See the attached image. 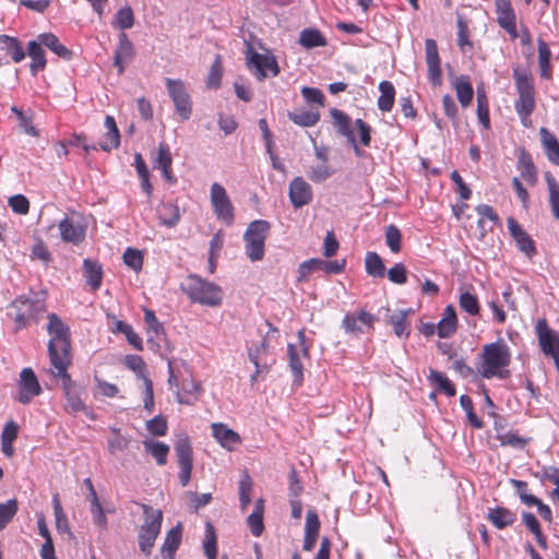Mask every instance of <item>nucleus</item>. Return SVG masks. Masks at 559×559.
I'll return each instance as SVG.
<instances>
[{
	"label": "nucleus",
	"instance_id": "f257e3e1",
	"mask_svg": "<svg viewBox=\"0 0 559 559\" xmlns=\"http://www.w3.org/2000/svg\"><path fill=\"white\" fill-rule=\"evenodd\" d=\"M182 290L193 301L209 307H217L223 300L222 288L204 281L198 275H189L186 283L181 285Z\"/></svg>",
	"mask_w": 559,
	"mask_h": 559
},
{
	"label": "nucleus",
	"instance_id": "f03ea898",
	"mask_svg": "<svg viewBox=\"0 0 559 559\" xmlns=\"http://www.w3.org/2000/svg\"><path fill=\"white\" fill-rule=\"evenodd\" d=\"M513 79L519 94L514 108L521 122L527 127V120L536 107L533 79L531 74L520 71L518 68L513 69Z\"/></svg>",
	"mask_w": 559,
	"mask_h": 559
},
{
	"label": "nucleus",
	"instance_id": "7ed1b4c3",
	"mask_svg": "<svg viewBox=\"0 0 559 559\" xmlns=\"http://www.w3.org/2000/svg\"><path fill=\"white\" fill-rule=\"evenodd\" d=\"M511 353L503 341L487 344L483 348V365L479 373L483 378L490 379L496 376V370L509 366Z\"/></svg>",
	"mask_w": 559,
	"mask_h": 559
},
{
	"label": "nucleus",
	"instance_id": "20e7f679",
	"mask_svg": "<svg viewBox=\"0 0 559 559\" xmlns=\"http://www.w3.org/2000/svg\"><path fill=\"white\" fill-rule=\"evenodd\" d=\"M141 508L145 519L139 532V547L143 554L148 556L151 555L154 543L160 533L163 512L158 509L155 510L150 504L145 503H142Z\"/></svg>",
	"mask_w": 559,
	"mask_h": 559
},
{
	"label": "nucleus",
	"instance_id": "39448f33",
	"mask_svg": "<svg viewBox=\"0 0 559 559\" xmlns=\"http://www.w3.org/2000/svg\"><path fill=\"white\" fill-rule=\"evenodd\" d=\"M47 318V332L50 335L48 342L49 358L71 354L69 326L56 313H49Z\"/></svg>",
	"mask_w": 559,
	"mask_h": 559
},
{
	"label": "nucleus",
	"instance_id": "423d86ee",
	"mask_svg": "<svg viewBox=\"0 0 559 559\" xmlns=\"http://www.w3.org/2000/svg\"><path fill=\"white\" fill-rule=\"evenodd\" d=\"M271 224L264 219L251 222L243 234L246 254L252 261H261L264 257L265 239L269 235Z\"/></svg>",
	"mask_w": 559,
	"mask_h": 559
},
{
	"label": "nucleus",
	"instance_id": "0eeeda50",
	"mask_svg": "<svg viewBox=\"0 0 559 559\" xmlns=\"http://www.w3.org/2000/svg\"><path fill=\"white\" fill-rule=\"evenodd\" d=\"M245 44L246 66L258 81L262 82L267 78L266 71H270L272 76L280 74V66L273 55L259 53L254 50L250 41L246 40Z\"/></svg>",
	"mask_w": 559,
	"mask_h": 559
},
{
	"label": "nucleus",
	"instance_id": "6e6552de",
	"mask_svg": "<svg viewBox=\"0 0 559 559\" xmlns=\"http://www.w3.org/2000/svg\"><path fill=\"white\" fill-rule=\"evenodd\" d=\"M168 94L174 102L176 111L182 120H188L192 115V102L181 80L166 79Z\"/></svg>",
	"mask_w": 559,
	"mask_h": 559
},
{
	"label": "nucleus",
	"instance_id": "1a4fd4ad",
	"mask_svg": "<svg viewBox=\"0 0 559 559\" xmlns=\"http://www.w3.org/2000/svg\"><path fill=\"white\" fill-rule=\"evenodd\" d=\"M174 450L180 467V484L186 487L191 479V472L193 467L192 447L188 436H179L175 441Z\"/></svg>",
	"mask_w": 559,
	"mask_h": 559
},
{
	"label": "nucleus",
	"instance_id": "9d476101",
	"mask_svg": "<svg viewBox=\"0 0 559 559\" xmlns=\"http://www.w3.org/2000/svg\"><path fill=\"white\" fill-rule=\"evenodd\" d=\"M346 265L345 260L326 261L318 258H312L304 261L298 266V282H307L309 275L317 271H323L326 274H340L344 271Z\"/></svg>",
	"mask_w": 559,
	"mask_h": 559
},
{
	"label": "nucleus",
	"instance_id": "9b49d317",
	"mask_svg": "<svg viewBox=\"0 0 559 559\" xmlns=\"http://www.w3.org/2000/svg\"><path fill=\"white\" fill-rule=\"evenodd\" d=\"M211 203L216 216L227 225L234 222V206L223 186L215 182L211 186Z\"/></svg>",
	"mask_w": 559,
	"mask_h": 559
},
{
	"label": "nucleus",
	"instance_id": "f8f14e48",
	"mask_svg": "<svg viewBox=\"0 0 559 559\" xmlns=\"http://www.w3.org/2000/svg\"><path fill=\"white\" fill-rule=\"evenodd\" d=\"M41 393L38 379L32 368H24L20 373L17 401L28 404L35 396Z\"/></svg>",
	"mask_w": 559,
	"mask_h": 559
},
{
	"label": "nucleus",
	"instance_id": "ddd939ff",
	"mask_svg": "<svg viewBox=\"0 0 559 559\" xmlns=\"http://www.w3.org/2000/svg\"><path fill=\"white\" fill-rule=\"evenodd\" d=\"M381 311H383L384 323L393 328L394 334L397 337L407 338L409 336L411 325L407 317L413 313V309L391 311L390 308H382L379 312Z\"/></svg>",
	"mask_w": 559,
	"mask_h": 559
},
{
	"label": "nucleus",
	"instance_id": "4468645a",
	"mask_svg": "<svg viewBox=\"0 0 559 559\" xmlns=\"http://www.w3.org/2000/svg\"><path fill=\"white\" fill-rule=\"evenodd\" d=\"M376 320L374 316L361 309L356 313H347L343 319L342 326L347 334L357 336L365 332L362 326H367L368 330L372 329Z\"/></svg>",
	"mask_w": 559,
	"mask_h": 559
},
{
	"label": "nucleus",
	"instance_id": "2eb2a0df",
	"mask_svg": "<svg viewBox=\"0 0 559 559\" xmlns=\"http://www.w3.org/2000/svg\"><path fill=\"white\" fill-rule=\"evenodd\" d=\"M425 49L429 81L432 85L440 86L442 84L441 60L436 40L430 38L426 39Z\"/></svg>",
	"mask_w": 559,
	"mask_h": 559
},
{
	"label": "nucleus",
	"instance_id": "dca6fc26",
	"mask_svg": "<svg viewBox=\"0 0 559 559\" xmlns=\"http://www.w3.org/2000/svg\"><path fill=\"white\" fill-rule=\"evenodd\" d=\"M507 223L509 233L516 242L519 250L525 253L528 258L535 255L537 250L531 236L519 225L514 217L510 216Z\"/></svg>",
	"mask_w": 559,
	"mask_h": 559
},
{
	"label": "nucleus",
	"instance_id": "f3484780",
	"mask_svg": "<svg viewBox=\"0 0 559 559\" xmlns=\"http://www.w3.org/2000/svg\"><path fill=\"white\" fill-rule=\"evenodd\" d=\"M288 194L295 209H300L312 201L311 186L302 177H296L290 181Z\"/></svg>",
	"mask_w": 559,
	"mask_h": 559
},
{
	"label": "nucleus",
	"instance_id": "a211bd4d",
	"mask_svg": "<svg viewBox=\"0 0 559 559\" xmlns=\"http://www.w3.org/2000/svg\"><path fill=\"white\" fill-rule=\"evenodd\" d=\"M134 57V47L126 33L119 34V44L115 50L114 66L117 68L118 73L124 71L126 64L129 63Z\"/></svg>",
	"mask_w": 559,
	"mask_h": 559
},
{
	"label": "nucleus",
	"instance_id": "6ab92c4d",
	"mask_svg": "<svg viewBox=\"0 0 559 559\" xmlns=\"http://www.w3.org/2000/svg\"><path fill=\"white\" fill-rule=\"evenodd\" d=\"M51 365L56 368L57 372H53L55 377H59L62 380V389L64 392L76 389L75 382L72 381L71 376L68 372V367L71 365V354L50 357Z\"/></svg>",
	"mask_w": 559,
	"mask_h": 559
},
{
	"label": "nucleus",
	"instance_id": "aec40b11",
	"mask_svg": "<svg viewBox=\"0 0 559 559\" xmlns=\"http://www.w3.org/2000/svg\"><path fill=\"white\" fill-rule=\"evenodd\" d=\"M486 519L498 530L512 526L516 521L514 512L504 507L488 508Z\"/></svg>",
	"mask_w": 559,
	"mask_h": 559
},
{
	"label": "nucleus",
	"instance_id": "412c9836",
	"mask_svg": "<svg viewBox=\"0 0 559 559\" xmlns=\"http://www.w3.org/2000/svg\"><path fill=\"white\" fill-rule=\"evenodd\" d=\"M518 170L521 174V177L527 181L531 186L536 185L537 182V168L534 165L532 156L525 148H520L518 156Z\"/></svg>",
	"mask_w": 559,
	"mask_h": 559
},
{
	"label": "nucleus",
	"instance_id": "4be33fe9",
	"mask_svg": "<svg viewBox=\"0 0 559 559\" xmlns=\"http://www.w3.org/2000/svg\"><path fill=\"white\" fill-rule=\"evenodd\" d=\"M59 230L61 239L66 242L78 245L85 238V227L80 224L75 225L67 217L59 223Z\"/></svg>",
	"mask_w": 559,
	"mask_h": 559
},
{
	"label": "nucleus",
	"instance_id": "5701e85b",
	"mask_svg": "<svg viewBox=\"0 0 559 559\" xmlns=\"http://www.w3.org/2000/svg\"><path fill=\"white\" fill-rule=\"evenodd\" d=\"M457 329V316L455 308L452 305H448L444 309L443 317L437 324V334L441 338H448L452 336Z\"/></svg>",
	"mask_w": 559,
	"mask_h": 559
},
{
	"label": "nucleus",
	"instance_id": "b1692460",
	"mask_svg": "<svg viewBox=\"0 0 559 559\" xmlns=\"http://www.w3.org/2000/svg\"><path fill=\"white\" fill-rule=\"evenodd\" d=\"M330 114L333 118V126L336 129V132L340 135L345 136L347 143H353L355 134L352 128L350 117L337 108H332Z\"/></svg>",
	"mask_w": 559,
	"mask_h": 559
},
{
	"label": "nucleus",
	"instance_id": "393cba45",
	"mask_svg": "<svg viewBox=\"0 0 559 559\" xmlns=\"http://www.w3.org/2000/svg\"><path fill=\"white\" fill-rule=\"evenodd\" d=\"M104 126L107 129L105 134L106 140L99 143V148L105 152H110L111 148H117L120 145V131L112 116L107 115L105 117Z\"/></svg>",
	"mask_w": 559,
	"mask_h": 559
},
{
	"label": "nucleus",
	"instance_id": "a878e982",
	"mask_svg": "<svg viewBox=\"0 0 559 559\" xmlns=\"http://www.w3.org/2000/svg\"><path fill=\"white\" fill-rule=\"evenodd\" d=\"M11 308L15 310L14 320L19 324V328H24L28 320L34 317L33 301L23 298H16Z\"/></svg>",
	"mask_w": 559,
	"mask_h": 559
},
{
	"label": "nucleus",
	"instance_id": "bb28decb",
	"mask_svg": "<svg viewBox=\"0 0 559 559\" xmlns=\"http://www.w3.org/2000/svg\"><path fill=\"white\" fill-rule=\"evenodd\" d=\"M540 142L548 159L555 165H559V142L556 136L545 127L539 130Z\"/></svg>",
	"mask_w": 559,
	"mask_h": 559
},
{
	"label": "nucleus",
	"instance_id": "cd10ccee",
	"mask_svg": "<svg viewBox=\"0 0 559 559\" xmlns=\"http://www.w3.org/2000/svg\"><path fill=\"white\" fill-rule=\"evenodd\" d=\"M38 39L43 44V46L50 49L52 52H55L58 57L62 58L63 60L72 59L73 52L70 49H68L64 45H62L55 34L43 33L38 35Z\"/></svg>",
	"mask_w": 559,
	"mask_h": 559
},
{
	"label": "nucleus",
	"instance_id": "c85d7f7f",
	"mask_svg": "<svg viewBox=\"0 0 559 559\" xmlns=\"http://www.w3.org/2000/svg\"><path fill=\"white\" fill-rule=\"evenodd\" d=\"M27 53L32 58V63L29 64V70L33 75H36L38 71L44 70L46 67V58L45 51L43 49V44L37 40H31L27 45Z\"/></svg>",
	"mask_w": 559,
	"mask_h": 559
},
{
	"label": "nucleus",
	"instance_id": "c756f323",
	"mask_svg": "<svg viewBox=\"0 0 559 559\" xmlns=\"http://www.w3.org/2000/svg\"><path fill=\"white\" fill-rule=\"evenodd\" d=\"M287 353L289 368L294 376V384L299 386L304 381V365L301 362L302 353L294 344H288Z\"/></svg>",
	"mask_w": 559,
	"mask_h": 559
},
{
	"label": "nucleus",
	"instance_id": "7c9ffc66",
	"mask_svg": "<svg viewBox=\"0 0 559 559\" xmlns=\"http://www.w3.org/2000/svg\"><path fill=\"white\" fill-rule=\"evenodd\" d=\"M0 48L11 57V59L19 63L25 58V50L21 41L8 35L0 36Z\"/></svg>",
	"mask_w": 559,
	"mask_h": 559
},
{
	"label": "nucleus",
	"instance_id": "2f4dec72",
	"mask_svg": "<svg viewBox=\"0 0 559 559\" xmlns=\"http://www.w3.org/2000/svg\"><path fill=\"white\" fill-rule=\"evenodd\" d=\"M214 438L222 444V447L229 450L233 445L240 441V437L233 429L227 428L224 424H212Z\"/></svg>",
	"mask_w": 559,
	"mask_h": 559
},
{
	"label": "nucleus",
	"instance_id": "473e14b6",
	"mask_svg": "<svg viewBox=\"0 0 559 559\" xmlns=\"http://www.w3.org/2000/svg\"><path fill=\"white\" fill-rule=\"evenodd\" d=\"M142 443L145 452L155 459L158 466L167 464V457L170 449L166 443L152 439H146Z\"/></svg>",
	"mask_w": 559,
	"mask_h": 559
},
{
	"label": "nucleus",
	"instance_id": "72a5a7b5",
	"mask_svg": "<svg viewBox=\"0 0 559 559\" xmlns=\"http://www.w3.org/2000/svg\"><path fill=\"white\" fill-rule=\"evenodd\" d=\"M83 272L87 285H90L94 290L98 289L103 280L102 265L98 262L92 261L91 259H84Z\"/></svg>",
	"mask_w": 559,
	"mask_h": 559
},
{
	"label": "nucleus",
	"instance_id": "f704fd0d",
	"mask_svg": "<svg viewBox=\"0 0 559 559\" xmlns=\"http://www.w3.org/2000/svg\"><path fill=\"white\" fill-rule=\"evenodd\" d=\"M454 87L460 104L463 107L469 106L474 97V90L469 82V78L466 75H461L460 78H456L454 82Z\"/></svg>",
	"mask_w": 559,
	"mask_h": 559
},
{
	"label": "nucleus",
	"instance_id": "c9c22d12",
	"mask_svg": "<svg viewBox=\"0 0 559 559\" xmlns=\"http://www.w3.org/2000/svg\"><path fill=\"white\" fill-rule=\"evenodd\" d=\"M428 380L436 386L437 391L444 393L447 396L456 394L454 384L442 372L430 369Z\"/></svg>",
	"mask_w": 559,
	"mask_h": 559
},
{
	"label": "nucleus",
	"instance_id": "e433bc0d",
	"mask_svg": "<svg viewBox=\"0 0 559 559\" xmlns=\"http://www.w3.org/2000/svg\"><path fill=\"white\" fill-rule=\"evenodd\" d=\"M379 91L381 93L378 98V107L382 111H391L395 99V88L389 81H382L379 84Z\"/></svg>",
	"mask_w": 559,
	"mask_h": 559
},
{
	"label": "nucleus",
	"instance_id": "4c0bfd02",
	"mask_svg": "<svg viewBox=\"0 0 559 559\" xmlns=\"http://www.w3.org/2000/svg\"><path fill=\"white\" fill-rule=\"evenodd\" d=\"M299 44L305 48L323 47L326 40L322 33L317 28H305L299 35Z\"/></svg>",
	"mask_w": 559,
	"mask_h": 559
},
{
	"label": "nucleus",
	"instance_id": "58836bf2",
	"mask_svg": "<svg viewBox=\"0 0 559 559\" xmlns=\"http://www.w3.org/2000/svg\"><path fill=\"white\" fill-rule=\"evenodd\" d=\"M365 266L367 274L372 277L381 278L385 275L384 263L377 252H367L365 258Z\"/></svg>",
	"mask_w": 559,
	"mask_h": 559
},
{
	"label": "nucleus",
	"instance_id": "ea45409f",
	"mask_svg": "<svg viewBox=\"0 0 559 559\" xmlns=\"http://www.w3.org/2000/svg\"><path fill=\"white\" fill-rule=\"evenodd\" d=\"M497 22L499 26L516 21L514 10L510 0H496Z\"/></svg>",
	"mask_w": 559,
	"mask_h": 559
},
{
	"label": "nucleus",
	"instance_id": "a19ab883",
	"mask_svg": "<svg viewBox=\"0 0 559 559\" xmlns=\"http://www.w3.org/2000/svg\"><path fill=\"white\" fill-rule=\"evenodd\" d=\"M550 58L551 51L548 45L543 39H538V64L543 79H551Z\"/></svg>",
	"mask_w": 559,
	"mask_h": 559
},
{
	"label": "nucleus",
	"instance_id": "79ce46f5",
	"mask_svg": "<svg viewBox=\"0 0 559 559\" xmlns=\"http://www.w3.org/2000/svg\"><path fill=\"white\" fill-rule=\"evenodd\" d=\"M545 180L548 186L549 204L552 214L557 219H559V183L549 171L545 174Z\"/></svg>",
	"mask_w": 559,
	"mask_h": 559
},
{
	"label": "nucleus",
	"instance_id": "37998d69",
	"mask_svg": "<svg viewBox=\"0 0 559 559\" xmlns=\"http://www.w3.org/2000/svg\"><path fill=\"white\" fill-rule=\"evenodd\" d=\"M288 118L300 127H313L320 120V114L317 111H289Z\"/></svg>",
	"mask_w": 559,
	"mask_h": 559
},
{
	"label": "nucleus",
	"instance_id": "c03bdc74",
	"mask_svg": "<svg viewBox=\"0 0 559 559\" xmlns=\"http://www.w3.org/2000/svg\"><path fill=\"white\" fill-rule=\"evenodd\" d=\"M182 537L181 524L178 523L175 527L170 528L165 537L162 552H176L180 546Z\"/></svg>",
	"mask_w": 559,
	"mask_h": 559
},
{
	"label": "nucleus",
	"instance_id": "a18cd8bd",
	"mask_svg": "<svg viewBox=\"0 0 559 559\" xmlns=\"http://www.w3.org/2000/svg\"><path fill=\"white\" fill-rule=\"evenodd\" d=\"M111 24L120 29L131 28L134 24V14L131 7L126 5L119 9Z\"/></svg>",
	"mask_w": 559,
	"mask_h": 559
},
{
	"label": "nucleus",
	"instance_id": "49530a36",
	"mask_svg": "<svg viewBox=\"0 0 559 559\" xmlns=\"http://www.w3.org/2000/svg\"><path fill=\"white\" fill-rule=\"evenodd\" d=\"M144 321L147 324V333L148 338L147 342H153V337H159V335H164V328L162 323L157 320L153 310L145 309L144 311Z\"/></svg>",
	"mask_w": 559,
	"mask_h": 559
},
{
	"label": "nucleus",
	"instance_id": "de8ad7c7",
	"mask_svg": "<svg viewBox=\"0 0 559 559\" xmlns=\"http://www.w3.org/2000/svg\"><path fill=\"white\" fill-rule=\"evenodd\" d=\"M19 510L16 499H10L5 503H0V531H2L15 516Z\"/></svg>",
	"mask_w": 559,
	"mask_h": 559
},
{
	"label": "nucleus",
	"instance_id": "09e8293b",
	"mask_svg": "<svg viewBox=\"0 0 559 559\" xmlns=\"http://www.w3.org/2000/svg\"><path fill=\"white\" fill-rule=\"evenodd\" d=\"M267 347L269 343L265 338H263L261 344L255 349H249V360L255 366L257 372L269 371V365L266 362H260L262 355L266 353Z\"/></svg>",
	"mask_w": 559,
	"mask_h": 559
},
{
	"label": "nucleus",
	"instance_id": "8fccbe9b",
	"mask_svg": "<svg viewBox=\"0 0 559 559\" xmlns=\"http://www.w3.org/2000/svg\"><path fill=\"white\" fill-rule=\"evenodd\" d=\"M52 504H53V513H55V518H56V527H57L58 532L71 534L68 519L63 512V509H62V506H61L58 495L53 496Z\"/></svg>",
	"mask_w": 559,
	"mask_h": 559
},
{
	"label": "nucleus",
	"instance_id": "3c124183",
	"mask_svg": "<svg viewBox=\"0 0 559 559\" xmlns=\"http://www.w3.org/2000/svg\"><path fill=\"white\" fill-rule=\"evenodd\" d=\"M252 489V480L247 472H243L239 481V500L241 509L245 510L251 503L250 491Z\"/></svg>",
	"mask_w": 559,
	"mask_h": 559
},
{
	"label": "nucleus",
	"instance_id": "603ef678",
	"mask_svg": "<svg viewBox=\"0 0 559 559\" xmlns=\"http://www.w3.org/2000/svg\"><path fill=\"white\" fill-rule=\"evenodd\" d=\"M385 242L393 253H399L401 251L402 233L393 224L385 228Z\"/></svg>",
	"mask_w": 559,
	"mask_h": 559
},
{
	"label": "nucleus",
	"instance_id": "864d4df0",
	"mask_svg": "<svg viewBox=\"0 0 559 559\" xmlns=\"http://www.w3.org/2000/svg\"><path fill=\"white\" fill-rule=\"evenodd\" d=\"M67 404L66 409L69 413L85 412L87 413L86 406L83 403L80 393L76 389L64 392Z\"/></svg>",
	"mask_w": 559,
	"mask_h": 559
},
{
	"label": "nucleus",
	"instance_id": "5fc2aeb1",
	"mask_svg": "<svg viewBox=\"0 0 559 559\" xmlns=\"http://www.w3.org/2000/svg\"><path fill=\"white\" fill-rule=\"evenodd\" d=\"M115 331L123 333L128 343L131 344L135 349H143L141 337L133 331L130 324L124 323L123 321H117Z\"/></svg>",
	"mask_w": 559,
	"mask_h": 559
},
{
	"label": "nucleus",
	"instance_id": "6e6d98bb",
	"mask_svg": "<svg viewBox=\"0 0 559 559\" xmlns=\"http://www.w3.org/2000/svg\"><path fill=\"white\" fill-rule=\"evenodd\" d=\"M459 304L462 310L467 312L471 316H477L479 313V302L476 295L471 294L469 292H464L461 294Z\"/></svg>",
	"mask_w": 559,
	"mask_h": 559
},
{
	"label": "nucleus",
	"instance_id": "4d7b16f0",
	"mask_svg": "<svg viewBox=\"0 0 559 559\" xmlns=\"http://www.w3.org/2000/svg\"><path fill=\"white\" fill-rule=\"evenodd\" d=\"M477 116L479 122L485 129L490 127L489 108L487 97L484 92L477 91Z\"/></svg>",
	"mask_w": 559,
	"mask_h": 559
},
{
	"label": "nucleus",
	"instance_id": "13d9d810",
	"mask_svg": "<svg viewBox=\"0 0 559 559\" xmlns=\"http://www.w3.org/2000/svg\"><path fill=\"white\" fill-rule=\"evenodd\" d=\"M123 262L127 266L132 269L134 272H139L142 270L143 265V255L142 252L138 249L127 248L122 255Z\"/></svg>",
	"mask_w": 559,
	"mask_h": 559
},
{
	"label": "nucleus",
	"instance_id": "bf43d9fd",
	"mask_svg": "<svg viewBox=\"0 0 559 559\" xmlns=\"http://www.w3.org/2000/svg\"><path fill=\"white\" fill-rule=\"evenodd\" d=\"M457 45L463 52H466V48L472 49L473 44L468 39V26L462 16L457 17Z\"/></svg>",
	"mask_w": 559,
	"mask_h": 559
},
{
	"label": "nucleus",
	"instance_id": "052dcab7",
	"mask_svg": "<svg viewBox=\"0 0 559 559\" xmlns=\"http://www.w3.org/2000/svg\"><path fill=\"white\" fill-rule=\"evenodd\" d=\"M146 429L154 436L163 437L168 430L167 419L162 415H157L146 421Z\"/></svg>",
	"mask_w": 559,
	"mask_h": 559
},
{
	"label": "nucleus",
	"instance_id": "680f3d73",
	"mask_svg": "<svg viewBox=\"0 0 559 559\" xmlns=\"http://www.w3.org/2000/svg\"><path fill=\"white\" fill-rule=\"evenodd\" d=\"M497 439L501 445H509L516 449H523L530 441L513 432H504L503 435H497Z\"/></svg>",
	"mask_w": 559,
	"mask_h": 559
},
{
	"label": "nucleus",
	"instance_id": "e2e57ef3",
	"mask_svg": "<svg viewBox=\"0 0 559 559\" xmlns=\"http://www.w3.org/2000/svg\"><path fill=\"white\" fill-rule=\"evenodd\" d=\"M124 364L130 370L134 371L136 376L141 378L144 382L145 378H148L144 373L145 364L142 357L138 355H127L124 358Z\"/></svg>",
	"mask_w": 559,
	"mask_h": 559
},
{
	"label": "nucleus",
	"instance_id": "0e129e2a",
	"mask_svg": "<svg viewBox=\"0 0 559 559\" xmlns=\"http://www.w3.org/2000/svg\"><path fill=\"white\" fill-rule=\"evenodd\" d=\"M301 95L308 104H317L319 106H324V95L317 87L304 86L301 88Z\"/></svg>",
	"mask_w": 559,
	"mask_h": 559
},
{
	"label": "nucleus",
	"instance_id": "69168bd1",
	"mask_svg": "<svg viewBox=\"0 0 559 559\" xmlns=\"http://www.w3.org/2000/svg\"><path fill=\"white\" fill-rule=\"evenodd\" d=\"M155 164L160 169L171 167L173 157L170 154L169 146L166 143H159Z\"/></svg>",
	"mask_w": 559,
	"mask_h": 559
},
{
	"label": "nucleus",
	"instance_id": "338daca9",
	"mask_svg": "<svg viewBox=\"0 0 559 559\" xmlns=\"http://www.w3.org/2000/svg\"><path fill=\"white\" fill-rule=\"evenodd\" d=\"M389 280L399 285H403L407 282V270L403 263H396L388 271Z\"/></svg>",
	"mask_w": 559,
	"mask_h": 559
},
{
	"label": "nucleus",
	"instance_id": "774afa93",
	"mask_svg": "<svg viewBox=\"0 0 559 559\" xmlns=\"http://www.w3.org/2000/svg\"><path fill=\"white\" fill-rule=\"evenodd\" d=\"M533 476L542 481L550 480L559 487V468L555 466H544L542 472L533 473Z\"/></svg>",
	"mask_w": 559,
	"mask_h": 559
}]
</instances>
